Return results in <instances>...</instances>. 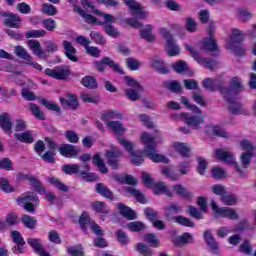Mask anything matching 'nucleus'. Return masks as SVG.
Masks as SVG:
<instances>
[{"instance_id": "1", "label": "nucleus", "mask_w": 256, "mask_h": 256, "mask_svg": "<svg viewBox=\"0 0 256 256\" xmlns=\"http://www.w3.org/2000/svg\"><path fill=\"white\" fill-rule=\"evenodd\" d=\"M141 141L144 145V150H135V144L129 143V153L131 155V161L133 165H141L143 163V156L148 157L154 163H169V158L163 154H157V144L163 141L161 134L158 137H153L147 132L141 134Z\"/></svg>"}, {"instance_id": "2", "label": "nucleus", "mask_w": 256, "mask_h": 256, "mask_svg": "<svg viewBox=\"0 0 256 256\" xmlns=\"http://www.w3.org/2000/svg\"><path fill=\"white\" fill-rule=\"evenodd\" d=\"M129 11L132 17L130 18L129 26L133 29H141L143 27V23L139 21V19H147V12L144 10L143 5H141L137 0H129Z\"/></svg>"}, {"instance_id": "3", "label": "nucleus", "mask_w": 256, "mask_h": 256, "mask_svg": "<svg viewBox=\"0 0 256 256\" xmlns=\"http://www.w3.org/2000/svg\"><path fill=\"white\" fill-rule=\"evenodd\" d=\"M101 17H103L104 21L100 23L102 25L103 31L108 35V37H113L114 39H117L121 33H119V30L114 27L113 23H117V18H115L111 14H101Z\"/></svg>"}, {"instance_id": "4", "label": "nucleus", "mask_w": 256, "mask_h": 256, "mask_svg": "<svg viewBox=\"0 0 256 256\" xmlns=\"http://www.w3.org/2000/svg\"><path fill=\"white\" fill-rule=\"evenodd\" d=\"M160 35H162L163 39L166 40L168 56L177 57V55L181 53V49H179V46L177 45V42H175L171 32H169L167 28H160Z\"/></svg>"}, {"instance_id": "5", "label": "nucleus", "mask_w": 256, "mask_h": 256, "mask_svg": "<svg viewBox=\"0 0 256 256\" xmlns=\"http://www.w3.org/2000/svg\"><path fill=\"white\" fill-rule=\"evenodd\" d=\"M215 155L216 158L220 161L228 163L229 165H234L237 173H239L240 177H243V170H241V168H239V165H237V161H235V156L233 155V153L225 151L223 149H216Z\"/></svg>"}, {"instance_id": "6", "label": "nucleus", "mask_w": 256, "mask_h": 256, "mask_svg": "<svg viewBox=\"0 0 256 256\" xmlns=\"http://www.w3.org/2000/svg\"><path fill=\"white\" fill-rule=\"evenodd\" d=\"M211 208L216 213V215H220V217H225L226 219H231L232 221H237L239 219V214L233 208L222 207L219 208L215 200H211Z\"/></svg>"}, {"instance_id": "7", "label": "nucleus", "mask_w": 256, "mask_h": 256, "mask_svg": "<svg viewBox=\"0 0 256 256\" xmlns=\"http://www.w3.org/2000/svg\"><path fill=\"white\" fill-rule=\"evenodd\" d=\"M242 91H245V87H243L241 79L234 77L232 78L229 88H224L223 86L222 95L223 97H226V95H228V97H235L239 95V93H242Z\"/></svg>"}, {"instance_id": "8", "label": "nucleus", "mask_w": 256, "mask_h": 256, "mask_svg": "<svg viewBox=\"0 0 256 256\" xmlns=\"http://www.w3.org/2000/svg\"><path fill=\"white\" fill-rule=\"evenodd\" d=\"M45 75L52 77V79H58V81H65L69 77V69L65 66H56L54 69L47 68Z\"/></svg>"}, {"instance_id": "9", "label": "nucleus", "mask_w": 256, "mask_h": 256, "mask_svg": "<svg viewBox=\"0 0 256 256\" xmlns=\"http://www.w3.org/2000/svg\"><path fill=\"white\" fill-rule=\"evenodd\" d=\"M18 181H29L31 183L32 187L39 193V195H43L45 193V187L43 184H41V181H39L35 176L24 174V173H18L17 174Z\"/></svg>"}, {"instance_id": "10", "label": "nucleus", "mask_w": 256, "mask_h": 256, "mask_svg": "<svg viewBox=\"0 0 256 256\" xmlns=\"http://www.w3.org/2000/svg\"><path fill=\"white\" fill-rule=\"evenodd\" d=\"M143 85L133 78H129V100L139 101L141 93H143Z\"/></svg>"}, {"instance_id": "11", "label": "nucleus", "mask_w": 256, "mask_h": 256, "mask_svg": "<svg viewBox=\"0 0 256 256\" xmlns=\"http://www.w3.org/2000/svg\"><path fill=\"white\" fill-rule=\"evenodd\" d=\"M105 65H108L115 71V73H119L120 75H125V71L122 70L119 64L115 63V61L111 60L109 57H104L102 61L95 62V67L98 71H105Z\"/></svg>"}, {"instance_id": "12", "label": "nucleus", "mask_w": 256, "mask_h": 256, "mask_svg": "<svg viewBox=\"0 0 256 256\" xmlns=\"http://www.w3.org/2000/svg\"><path fill=\"white\" fill-rule=\"evenodd\" d=\"M225 83L221 78L211 79V78H205L202 82V86L204 89H207V91H211L212 93L215 91H220L223 94V86Z\"/></svg>"}, {"instance_id": "13", "label": "nucleus", "mask_w": 256, "mask_h": 256, "mask_svg": "<svg viewBox=\"0 0 256 256\" xmlns=\"http://www.w3.org/2000/svg\"><path fill=\"white\" fill-rule=\"evenodd\" d=\"M225 101L228 103V111L232 115H243L245 111L243 110V105L235 100V97L229 96V94L224 97Z\"/></svg>"}, {"instance_id": "14", "label": "nucleus", "mask_w": 256, "mask_h": 256, "mask_svg": "<svg viewBox=\"0 0 256 256\" xmlns=\"http://www.w3.org/2000/svg\"><path fill=\"white\" fill-rule=\"evenodd\" d=\"M58 151L62 157L69 159L77 157L79 155V148L71 144H62L59 146Z\"/></svg>"}, {"instance_id": "15", "label": "nucleus", "mask_w": 256, "mask_h": 256, "mask_svg": "<svg viewBox=\"0 0 256 256\" xmlns=\"http://www.w3.org/2000/svg\"><path fill=\"white\" fill-rule=\"evenodd\" d=\"M183 119L188 127L195 130L199 129L200 125L205 123V118H203V116H191L189 114H183Z\"/></svg>"}, {"instance_id": "16", "label": "nucleus", "mask_w": 256, "mask_h": 256, "mask_svg": "<svg viewBox=\"0 0 256 256\" xmlns=\"http://www.w3.org/2000/svg\"><path fill=\"white\" fill-rule=\"evenodd\" d=\"M0 127L4 133L11 135L13 131V118H11V114L5 112L0 115Z\"/></svg>"}, {"instance_id": "17", "label": "nucleus", "mask_w": 256, "mask_h": 256, "mask_svg": "<svg viewBox=\"0 0 256 256\" xmlns=\"http://www.w3.org/2000/svg\"><path fill=\"white\" fill-rule=\"evenodd\" d=\"M27 243H28V245H30V247H32V249L35 251V253H37V255L51 256L49 254V252H47V251H45V249H43V245H41V239L28 238Z\"/></svg>"}, {"instance_id": "18", "label": "nucleus", "mask_w": 256, "mask_h": 256, "mask_svg": "<svg viewBox=\"0 0 256 256\" xmlns=\"http://www.w3.org/2000/svg\"><path fill=\"white\" fill-rule=\"evenodd\" d=\"M121 155V151H107V164L112 167V169H119V158Z\"/></svg>"}, {"instance_id": "19", "label": "nucleus", "mask_w": 256, "mask_h": 256, "mask_svg": "<svg viewBox=\"0 0 256 256\" xmlns=\"http://www.w3.org/2000/svg\"><path fill=\"white\" fill-rule=\"evenodd\" d=\"M62 107H68V109H77L79 107V100L77 96L73 94H67L66 98H59Z\"/></svg>"}, {"instance_id": "20", "label": "nucleus", "mask_w": 256, "mask_h": 256, "mask_svg": "<svg viewBox=\"0 0 256 256\" xmlns=\"http://www.w3.org/2000/svg\"><path fill=\"white\" fill-rule=\"evenodd\" d=\"M27 45L30 51H32L33 55H36V57H39L40 59L45 57V51H43V48H41V43L38 40H28Z\"/></svg>"}, {"instance_id": "21", "label": "nucleus", "mask_w": 256, "mask_h": 256, "mask_svg": "<svg viewBox=\"0 0 256 256\" xmlns=\"http://www.w3.org/2000/svg\"><path fill=\"white\" fill-rule=\"evenodd\" d=\"M107 127L110 131H113L114 135L121 137L124 133H127V128H124L123 124L120 121H108Z\"/></svg>"}, {"instance_id": "22", "label": "nucleus", "mask_w": 256, "mask_h": 256, "mask_svg": "<svg viewBox=\"0 0 256 256\" xmlns=\"http://www.w3.org/2000/svg\"><path fill=\"white\" fill-rule=\"evenodd\" d=\"M62 45L64 47L66 57L70 61H73L74 63H77L78 59H77V56H75L77 54V49H75V47H73L71 42H69L67 40L63 41Z\"/></svg>"}, {"instance_id": "23", "label": "nucleus", "mask_w": 256, "mask_h": 256, "mask_svg": "<svg viewBox=\"0 0 256 256\" xmlns=\"http://www.w3.org/2000/svg\"><path fill=\"white\" fill-rule=\"evenodd\" d=\"M200 49L202 51H219V47L217 46V41L215 37L204 38Z\"/></svg>"}, {"instance_id": "24", "label": "nucleus", "mask_w": 256, "mask_h": 256, "mask_svg": "<svg viewBox=\"0 0 256 256\" xmlns=\"http://www.w3.org/2000/svg\"><path fill=\"white\" fill-rule=\"evenodd\" d=\"M204 240L206 245L211 249L212 253H217L219 251V244L215 241V237L211 234V231L206 230L204 231Z\"/></svg>"}, {"instance_id": "25", "label": "nucleus", "mask_w": 256, "mask_h": 256, "mask_svg": "<svg viewBox=\"0 0 256 256\" xmlns=\"http://www.w3.org/2000/svg\"><path fill=\"white\" fill-rule=\"evenodd\" d=\"M181 211H183V207L177 203H171L164 208V215L168 221H171V215H177Z\"/></svg>"}, {"instance_id": "26", "label": "nucleus", "mask_w": 256, "mask_h": 256, "mask_svg": "<svg viewBox=\"0 0 256 256\" xmlns=\"http://www.w3.org/2000/svg\"><path fill=\"white\" fill-rule=\"evenodd\" d=\"M91 207L93 211H96V213H101L102 215L100 216V219L102 221H105V215H108L109 213V208L107 207V204L104 202L96 201L91 204Z\"/></svg>"}, {"instance_id": "27", "label": "nucleus", "mask_w": 256, "mask_h": 256, "mask_svg": "<svg viewBox=\"0 0 256 256\" xmlns=\"http://www.w3.org/2000/svg\"><path fill=\"white\" fill-rule=\"evenodd\" d=\"M34 202L39 205V197L35 192H26L22 194L19 198H17V203H31Z\"/></svg>"}, {"instance_id": "28", "label": "nucleus", "mask_w": 256, "mask_h": 256, "mask_svg": "<svg viewBox=\"0 0 256 256\" xmlns=\"http://www.w3.org/2000/svg\"><path fill=\"white\" fill-rule=\"evenodd\" d=\"M174 245L181 247L182 245H187L188 243H193V235L189 232L183 233L181 236H177L173 240Z\"/></svg>"}, {"instance_id": "29", "label": "nucleus", "mask_w": 256, "mask_h": 256, "mask_svg": "<svg viewBox=\"0 0 256 256\" xmlns=\"http://www.w3.org/2000/svg\"><path fill=\"white\" fill-rule=\"evenodd\" d=\"M6 17L4 19V24L6 27H12L14 29H17L19 27V22L21 21V18L17 14H4Z\"/></svg>"}, {"instance_id": "30", "label": "nucleus", "mask_w": 256, "mask_h": 256, "mask_svg": "<svg viewBox=\"0 0 256 256\" xmlns=\"http://www.w3.org/2000/svg\"><path fill=\"white\" fill-rule=\"evenodd\" d=\"M14 53L19 57V59L26 61V63H31V61H33V56L30 55L23 46H16L14 48Z\"/></svg>"}, {"instance_id": "31", "label": "nucleus", "mask_w": 256, "mask_h": 256, "mask_svg": "<svg viewBox=\"0 0 256 256\" xmlns=\"http://www.w3.org/2000/svg\"><path fill=\"white\" fill-rule=\"evenodd\" d=\"M14 138L17 141H20V143L26 144H31L35 141V139H33V134L29 130L22 133L14 134Z\"/></svg>"}, {"instance_id": "32", "label": "nucleus", "mask_w": 256, "mask_h": 256, "mask_svg": "<svg viewBox=\"0 0 256 256\" xmlns=\"http://www.w3.org/2000/svg\"><path fill=\"white\" fill-rule=\"evenodd\" d=\"M129 195H131V197H134L135 200L142 205H145V203H147V198L145 197V194H143V192H141V190L137 188L129 187Z\"/></svg>"}, {"instance_id": "33", "label": "nucleus", "mask_w": 256, "mask_h": 256, "mask_svg": "<svg viewBox=\"0 0 256 256\" xmlns=\"http://www.w3.org/2000/svg\"><path fill=\"white\" fill-rule=\"evenodd\" d=\"M172 189L175 191L177 195L183 197L184 199H193V194L187 190L183 185L178 184L172 186Z\"/></svg>"}, {"instance_id": "34", "label": "nucleus", "mask_w": 256, "mask_h": 256, "mask_svg": "<svg viewBox=\"0 0 256 256\" xmlns=\"http://www.w3.org/2000/svg\"><path fill=\"white\" fill-rule=\"evenodd\" d=\"M96 193H99V195L106 199H113V192H111V190H109V188L103 183H98L96 185Z\"/></svg>"}, {"instance_id": "35", "label": "nucleus", "mask_w": 256, "mask_h": 256, "mask_svg": "<svg viewBox=\"0 0 256 256\" xmlns=\"http://www.w3.org/2000/svg\"><path fill=\"white\" fill-rule=\"evenodd\" d=\"M152 67L153 69H155V71L161 73V75H167V73H169V67H167V65H165V62L161 60H153Z\"/></svg>"}, {"instance_id": "36", "label": "nucleus", "mask_w": 256, "mask_h": 256, "mask_svg": "<svg viewBox=\"0 0 256 256\" xmlns=\"http://www.w3.org/2000/svg\"><path fill=\"white\" fill-rule=\"evenodd\" d=\"M230 41H232L234 45L243 43V41H245V34L241 30L234 28L230 35Z\"/></svg>"}, {"instance_id": "37", "label": "nucleus", "mask_w": 256, "mask_h": 256, "mask_svg": "<svg viewBox=\"0 0 256 256\" xmlns=\"http://www.w3.org/2000/svg\"><path fill=\"white\" fill-rule=\"evenodd\" d=\"M162 175H165L167 179H170V181H179V173L173 169V167H164L161 170Z\"/></svg>"}, {"instance_id": "38", "label": "nucleus", "mask_w": 256, "mask_h": 256, "mask_svg": "<svg viewBox=\"0 0 256 256\" xmlns=\"http://www.w3.org/2000/svg\"><path fill=\"white\" fill-rule=\"evenodd\" d=\"M93 165H96L98 167L100 173H103L106 175V173H109V170L107 169V166H105V162H103V159H101V156L99 154H95L92 158Z\"/></svg>"}, {"instance_id": "39", "label": "nucleus", "mask_w": 256, "mask_h": 256, "mask_svg": "<svg viewBox=\"0 0 256 256\" xmlns=\"http://www.w3.org/2000/svg\"><path fill=\"white\" fill-rule=\"evenodd\" d=\"M154 194L160 195V193H165L168 197H173V194H171V191L167 189V186H165V183H155L152 186Z\"/></svg>"}, {"instance_id": "40", "label": "nucleus", "mask_w": 256, "mask_h": 256, "mask_svg": "<svg viewBox=\"0 0 256 256\" xmlns=\"http://www.w3.org/2000/svg\"><path fill=\"white\" fill-rule=\"evenodd\" d=\"M74 11H76L80 17L84 18L86 23H97V18L85 12V10L81 9V7L75 6Z\"/></svg>"}, {"instance_id": "41", "label": "nucleus", "mask_w": 256, "mask_h": 256, "mask_svg": "<svg viewBox=\"0 0 256 256\" xmlns=\"http://www.w3.org/2000/svg\"><path fill=\"white\" fill-rule=\"evenodd\" d=\"M81 167L79 164H65L62 166V171L66 175H75L77 173L81 174Z\"/></svg>"}, {"instance_id": "42", "label": "nucleus", "mask_w": 256, "mask_h": 256, "mask_svg": "<svg viewBox=\"0 0 256 256\" xmlns=\"http://www.w3.org/2000/svg\"><path fill=\"white\" fill-rule=\"evenodd\" d=\"M29 111H31L32 115L36 117V119H39L40 121H45V113L41 111V108L37 106L35 103L29 104Z\"/></svg>"}, {"instance_id": "43", "label": "nucleus", "mask_w": 256, "mask_h": 256, "mask_svg": "<svg viewBox=\"0 0 256 256\" xmlns=\"http://www.w3.org/2000/svg\"><path fill=\"white\" fill-rule=\"evenodd\" d=\"M153 29V26L147 25L145 29L140 30V36L142 39H145L149 43L155 41V36L151 33V30Z\"/></svg>"}, {"instance_id": "44", "label": "nucleus", "mask_w": 256, "mask_h": 256, "mask_svg": "<svg viewBox=\"0 0 256 256\" xmlns=\"http://www.w3.org/2000/svg\"><path fill=\"white\" fill-rule=\"evenodd\" d=\"M144 241L148 243L150 247H155L156 249L159 247V245H161V242L153 233L144 234Z\"/></svg>"}, {"instance_id": "45", "label": "nucleus", "mask_w": 256, "mask_h": 256, "mask_svg": "<svg viewBox=\"0 0 256 256\" xmlns=\"http://www.w3.org/2000/svg\"><path fill=\"white\" fill-rule=\"evenodd\" d=\"M136 251L143 256H153V250L151 247L145 245L143 242H139L136 245Z\"/></svg>"}, {"instance_id": "46", "label": "nucleus", "mask_w": 256, "mask_h": 256, "mask_svg": "<svg viewBox=\"0 0 256 256\" xmlns=\"http://www.w3.org/2000/svg\"><path fill=\"white\" fill-rule=\"evenodd\" d=\"M172 69L176 73H185L186 71H189V66H187V62L183 60H178L176 63L172 64Z\"/></svg>"}, {"instance_id": "47", "label": "nucleus", "mask_w": 256, "mask_h": 256, "mask_svg": "<svg viewBox=\"0 0 256 256\" xmlns=\"http://www.w3.org/2000/svg\"><path fill=\"white\" fill-rule=\"evenodd\" d=\"M196 61L200 65H203L204 67H206V69H210V71H213V69H215V67H217V61L211 60L209 58H201V56H200L199 60H196Z\"/></svg>"}, {"instance_id": "48", "label": "nucleus", "mask_w": 256, "mask_h": 256, "mask_svg": "<svg viewBox=\"0 0 256 256\" xmlns=\"http://www.w3.org/2000/svg\"><path fill=\"white\" fill-rule=\"evenodd\" d=\"M220 200L222 201V203H224V205H228L230 207L233 205H237V197L235 196V194H227V192H225Z\"/></svg>"}, {"instance_id": "49", "label": "nucleus", "mask_w": 256, "mask_h": 256, "mask_svg": "<svg viewBox=\"0 0 256 256\" xmlns=\"http://www.w3.org/2000/svg\"><path fill=\"white\" fill-rule=\"evenodd\" d=\"M48 182L51 185H54L58 191H63L64 193H67L69 191V187L67 185L63 184V182L59 181V179L55 177L48 178Z\"/></svg>"}, {"instance_id": "50", "label": "nucleus", "mask_w": 256, "mask_h": 256, "mask_svg": "<svg viewBox=\"0 0 256 256\" xmlns=\"http://www.w3.org/2000/svg\"><path fill=\"white\" fill-rule=\"evenodd\" d=\"M173 219L175 223H178V225H182L183 227H195V223L187 217L175 216Z\"/></svg>"}, {"instance_id": "51", "label": "nucleus", "mask_w": 256, "mask_h": 256, "mask_svg": "<svg viewBox=\"0 0 256 256\" xmlns=\"http://www.w3.org/2000/svg\"><path fill=\"white\" fill-rule=\"evenodd\" d=\"M145 229H147V226L141 221H134L129 223V230L133 231L134 233L145 231Z\"/></svg>"}, {"instance_id": "52", "label": "nucleus", "mask_w": 256, "mask_h": 256, "mask_svg": "<svg viewBox=\"0 0 256 256\" xmlns=\"http://www.w3.org/2000/svg\"><path fill=\"white\" fill-rule=\"evenodd\" d=\"M22 223L27 229H33L37 225V219L25 214L22 216Z\"/></svg>"}, {"instance_id": "53", "label": "nucleus", "mask_w": 256, "mask_h": 256, "mask_svg": "<svg viewBox=\"0 0 256 256\" xmlns=\"http://www.w3.org/2000/svg\"><path fill=\"white\" fill-rule=\"evenodd\" d=\"M144 215H146L150 223H153V221H156V219H159V212H157L155 209L151 207L145 208Z\"/></svg>"}, {"instance_id": "54", "label": "nucleus", "mask_w": 256, "mask_h": 256, "mask_svg": "<svg viewBox=\"0 0 256 256\" xmlns=\"http://www.w3.org/2000/svg\"><path fill=\"white\" fill-rule=\"evenodd\" d=\"M82 85L87 87L88 89H96L97 87V80L93 76H85L82 81Z\"/></svg>"}, {"instance_id": "55", "label": "nucleus", "mask_w": 256, "mask_h": 256, "mask_svg": "<svg viewBox=\"0 0 256 256\" xmlns=\"http://www.w3.org/2000/svg\"><path fill=\"white\" fill-rule=\"evenodd\" d=\"M240 147L243 149V151H246L245 153L254 154L256 153V148L249 140H242L240 142Z\"/></svg>"}, {"instance_id": "56", "label": "nucleus", "mask_w": 256, "mask_h": 256, "mask_svg": "<svg viewBox=\"0 0 256 256\" xmlns=\"http://www.w3.org/2000/svg\"><path fill=\"white\" fill-rule=\"evenodd\" d=\"M164 87L168 91H172V93H181V84L177 81L166 82L164 83Z\"/></svg>"}, {"instance_id": "57", "label": "nucleus", "mask_w": 256, "mask_h": 256, "mask_svg": "<svg viewBox=\"0 0 256 256\" xmlns=\"http://www.w3.org/2000/svg\"><path fill=\"white\" fill-rule=\"evenodd\" d=\"M254 155L255 154L246 153V152H243L241 154L240 161L242 163L243 169H247V167H249V165H251V159H253Z\"/></svg>"}, {"instance_id": "58", "label": "nucleus", "mask_w": 256, "mask_h": 256, "mask_svg": "<svg viewBox=\"0 0 256 256\" xmlns=\"http://www.w3.org/2000/svg\"><path fill=\"white\" fill-rule=\"evenodd\" d=\"M90 38L92 39V41H94V43H96L97 45H105V43H107V40H105V38L103 37V35L99 32H95L92 31L90 33Z\"/></svg>"}, {"instance_id": "59", "label": "nucleus", "mask_w": 256, "mask_h": 256, "mask_svg": "<svg viewBox=\"0 0 256 256\" xmlns=\"http://www.w3.org/2000/svg\"><path fill=\"white\" fill-rule=\"evenodd\" d=\"M188 212L193 219H203V211L200 209H197V207L190 205L188 206Z\"/></svg>"}, {"instance_id": "60", "label": "nucleus", "mask_w": 256, "mask_h": 256, "mask_svg": "<svg viewBox=\"0 0 256 256\" xmlns=\"http://www.w3.org/2000/svg\"><path fill=\"white\" fill-rule=\"evenodd\" d=\"M82 7H84L88 13H94V15H103L99 10L95 9L93 3L89 0H82Z\"/></svg>"}, {"instance_id": "61", "label": "nucleus", "mask_w": 256, "mask_h": 256, "mask_svg": "<svg viewBox=\"0 0 256 256\" xmlns=\"http://www.w3.org/2000/svg\"><path fill=\"white\" fill-rule=\"evenodd\" d=\"M174 147L182 157H189L190 149L185 144L178 142L174 144Z\"/></svg>"}, {"instance_id": "62", "label": "nucleus", "mask_w": 256, "mask_h": 256, "mask_svg": "<svg viewBox=\"0 0 256 256\" xmlns=\"http://www.w3.org/2000/svg\"><path fill=\"white\" fill-rule=\"evenodd\" d=\"M185 29L189 33H195L197 31V22L195 19L191 17L186 18Z\"/></svg>"}, {"instance_id": "63", "label": "nucleus", "mask_w": 256, "mask_h": 256, "mask_svg": "<svg viewBox=\"0 0 256 256\" xmlns=\"http://www.w3.org/2000/svg\"><path fill=\"white\" fill-rule=\"evenodd\" d=\"M55 155H57L56 151L48 150L41 156V159H43V161L46 163L55 164Z\"/></svg>"}, {"instance_id": "64", "label": "nucleus", "mask_w": 256, "mask_h": 256, "mask_svg": "<svg viewBox=\"0 0 256 256\" xmlns=\"http://www.w3.org/2000/svg\"><path fill=\"white\" fill-rule=\"evenodd\" d=\"M67 253L71 256H83V248L81 246H70L67 248Z\"/></svg>"}]
</instances>
